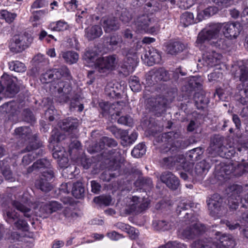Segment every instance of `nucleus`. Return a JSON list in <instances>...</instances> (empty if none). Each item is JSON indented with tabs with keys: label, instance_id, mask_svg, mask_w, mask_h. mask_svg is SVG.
<instances>
[{
	"label": "nucleus",
	"instance_id": "obj_1",
	"mask_svg": "<svg viewBox=\"0 0 248 248\" xmlns=\"http://www.w3.org/2000/svg\"><path fill=\"white\" fill-rule=\"evenodd\" d=\"M221 29L225 37L232 39L239 35L242 27L238 22L209 23L199 33L196 46L202 50H205V44L217 48L225 49L227 44L220 33Z\"/></svg>",
	"mask_w": 248,
	"mask_h": 248
},
{
	"label": "nucleus",
	"instance_id": "obj_2",
	"mask_svg": "<svg viewBox=\"0 0 248 248\" xmlns=\"http://www.w3.org/2000/svg\"><path fill=\"white\" fill-rule=\"evenodd\" d=\"M180 136L179 132L170 131L163 133L158 137V141H160L163 143L160 146L161 153L170 155L163 157L161 161V165L167 169H171L175 166L174 155L180 146L178 139Z\"/></svg>",
	"mask_w": 248,
	"mask_h": 248
},
{
	"label": "nucleus",
	"instance_id": "obj_3",
	"mask_svg": "<svg viewBox=\"0 0 248 248\" xmlns=\"http://www.w3.org/2000/svg\"><path fill=\"white\" fill-rule=\"evenodd\" d=\"M134 25L136 31L140 33L156 34L160 29L157 19L152 15L138 16L134 19Z\"/></svg>",
	"mask_w": 248,
	"mask_h": 248
},
{
	"label": "nucleus",
	"instance_id": "obj_4",
	"mask_svg": "<svg viewBox=\"0 0 248 248\" xmlns=\"http://www.w3.org/2000/svg\"><path fill=\"white\" fill-rule=\"evenodd\" d=\"M241 85L238 88H241L240 93L241 97L239 102L243 105L248 103V66L242 65L239 66V75L238 76Z\"/></svg>",
	"mask_w": 248,
	"mask_h": 248
},
{
	"label": "nucleus",
	"instance_id": "obj_5",
	"mask_svg": "<svg viewBox=\"0 0 248 248\" xmlns=\"http://www.w3.org/2000/svg\"><path fill=\"white\" fill-rule=\"evenodd\" d=\"M33 41L31 37L24 34L15 35L12 38L10 45V50L15 53H19L27 48Z\"/></svg>",
	"mask_w": 248,
	"mask_h": 248
},
{
	"label": "nucleus",
	"instance_id": "obj_6",
	"mask_svg": "<svg viewBox=\"0 0 248 248\" xmlns=\"http://www.w3.org/2000/svg\"><path fill=\"white\" fill-rule=\"evenodd\" d=\"M36 138L37 137L34 135L33 137L34 141L30 142L29 145L27 146L22 151V153L32 151L31 154H29L23 156L22 162L25 166L29 165L32 162L35 157V155L37 157L38 155H42L43 154L44 151L42 149L40 148L42 144L36 142Z\"/></svg>",
	"mask_w": 248,
	"mask_h": 248
},
{
	"label": "nucleus",
	"instance_id": "obj_7",
	"mask_svg": "<svg viewBox=\"0 0 248 248\" xmlns=\"http://www.w3.org/2000/svg\"><path fill=\"white\" fill-rule=\"evenodd\" d=\"M117 64L116 55H110L98 58L95 63V68L100 73L114 69Z\"/></svg>",
	"mask_w": 248,
	"mask_h": 248
},
{
	"label": "nucleus",
	"instance_id": "obj_8",
	"mask_svg": "<svg viewBox=\"0 0 248 248\" xmlns=\"http://www.w3.org/2000/svg\"><path fill=\"white\" fill-rule=\"evenodd\" d=\"M50 162L46 158L40 159L34 162L31 167H30L28 169V172L31 173L34 170L42 168H47L48 169L43 172L41 177H43V179L49 181L54 177V172L50 169Z\"/></svg>",
	"mask_w": 248,
	"mask_h": 248
},
{
	"label": "nucleus",
	"instance_id": "obj_9",
	"mask_svg": "<svg viewBox=\"0 0 248 248\" xmlns=\"http://www.w3.org/2000/svg\"><path fill=\"white\" fill-rule=\"evenodd\" d=\"M166 100L162 97L150 98L146 100V107L150 111L158 116L166 110Z\"/></svg>",
	"mask_w": 248,
	"mask_h": 248
},
{
	"label": "nucleus",
	"instance_id": "obj_10",
	"mask_svg": "<svg viewBox=\"0 0 248 248\" xmlns=\"http://www.w3.org/2000/svg\"><path fill=\"white\" fill-rule=\"evenodd\" d=\"M206 231L205 226L200 222H196L186 228L182 232L185 238L193 239L204 233Z\"/></svg>",
	"mask_w": 248,
	"mask_h": 248
},
{
	"label": "nucleus",
	"instance_id": "obj_11",
	"mask_svg": "<svg viewBox=\"0 0 248 248\" xmlns=\"http://www.w3.org/2000/svg\"><path fill=\"white\" fill-rule=\"evenodd\" d=\"M207 203L210 215L213 217L220 214L223 208V200L218 194H214L208 200Z\"/></svg>",
	"mask_w": 248,
	"mask_h": 248
},
{
	"label": "nucleus",
	"instance_id": "obj_12",
	"mask_svg": "<svg viewBox=\"0 0 248 248\" xmlns=\"http://www.w3.org/2000/svg\"><path fill=\"white\" fill-rule=\"evenodd\" d=\"M239 167L240 165L238 163H233L232 161H229L226 163L220 162L216 165L215 172L218 176L225 177V175L232 173Z\"/></svg>",
	"mask_w": 248,
	"mask_h": 248
},
{
	"label": "nucleus",
	"instance_id": "obj_13",
	"mask_svg": "<svg viewBox=\"0 0 248 248\" xmlns=\"http://www.w3.org/2000/svg\"><path fill=\"white\" fill-rule=\"evenodd\" d=\"M210 167L209 163L205 160H203L196 165L194 170L190 171L189 169V171L187 172L193 178L200 181L203 179Z\"/></svg>",
	"mask_w": 248,
	"mask_h": 248
},
{
	"label": "nucleus",
	"instance_id": "obj_14",
	"mask_svg": "<svg viewBox=\"0 0 248 248\" xmlns=\"http://www.w3.org/2000/svg\"><path fill=\"white\" fill-rule=\"evenodd\" d=\"M100 24L106 33L116 31L120 28V24L117 18L112 16L102 17L100 20Z\"/></svg>",
	"mask_w": 248,
	"mask_h": 248
},
{
	"label": "nucleus",
	"instance_id": "obj_15",
	"mask_svg": "<svg viewBox=\"0 0 248 248\" xmlns=\"http://www.w3.org/2000/svg\"><path fill=\"white\" fill-rule=\"evenodd\" d=\"M133 202L130 206V211L135 213H140L145 210L148 207L149 202L147 198H140L135 196L132 198Z\"/></svg>",
	"mask_w": 248,
	"mask_h": 248
},
{
	"label": "nucleus",
	"instance_id": "obj_16",
	"mask_svg": "<svg viewBox=\"0 0 248 248\" xmlns=\"http://www.w3.org/2000/svg\"><path fill=\"white\" fill-rule=\"evenodd\" d=\"M160 178L162 182L172 190H176L179 186L180 182L178 178L170 171H164Z\"/></svg>",
	"mask_w": 248,
	"mask_h": 248
},
{
	"label": "nucleus",
	"instance_id": "obj_17",
	"mask_svg": "<svg viewBox=\"0 0 248 248\" xmlns=\"http://www.w3.org/2000/svg\"><path fill=\"white\" fill-rule=\"evenodd\" d=\"M222 56L215 51H207L203 55L202 60L207 66L213 67L220 63Z\"/></svg>",
	"mask_w": 248,
	"mask_h": 248
},
{
	"label": "nucleus",
	"instance_id": "obj_18",
	"mask_svg": "<svg viewBox=\"0 0 248 248\" xmlns=\"http://www.w3.org/2000/svg\"><path fill=\"white\" fill-rule=\"evenodd\" d=\"M107 157L113 163L112 169L117 170L121 167V164L124 161L122 156L121 150L119 148L111 149L108 151Z\"/></svg>",
	"mask_w": 248,
	"mask_h": 248
},
{
	"label": "nucleus",
	"instance_id": "obj_19",
	"mask_svg": "<svg viewBox=\"0 0 248 248\" xmlns=\"http://www.w3.org/2000/svg\"><path fill=\"white\" fill-rule=\"evenodd\" d=\"M152 81L151 84H155L159 81H167L170 78L168 72L164 68H160L155 71H151L149 75V78Z\"/></svg>",
	"mask_w": 248,
	"mask_h": 248
},
{
	"label": "nucleus",
	"instance_id": "obj_20",
	"mask_svg": "<svg viewBox=\"0 0 248 248\" xmlns=\"http://www.w3.org/2000/svg\"><path fill=\"white\" fill-rule=\"evenodd\" d=\"M78 121L77 118L69 117L59 123L60 127L63 130L70 132L77 129L78 126Z\"/></svg>",
	"mask_w": 248,
	"mask_h": 248
},
{
	"label": "nucleus",
	"instance_id": "obj_21",
	"mask_svg": "<svg viewBox=\"0 0 248 248\" xmlns=\"http://www.w3.org/2000/svg\"><path fill=\"white\" fill-rule=\"evenodd\" d=\"M218 242L215 243L216 248H232L235 245V242L232 236L229 234H223L217 238Z\"/></svg>",
	"mask_w": 248,
	"mask_h": 248
},
{
	"label": "nucleus",
	"instance_id": "obj_22",
	"mask_svg": "<svg viewBox=\"0 0 248 248\" xmlns=\"http://www.w3.org/2000/svg\"><path fill=\"white\" fill-rule=\"evenodd\" d=\"M218 242L215 243L216 248H232L235 245V242L232 236L229 234H223L217 238Z\"/></svg>",
	"mask_w": 248,
	"mask_h": 248
},
{
	"label": "nucleus",
	"instance_id": "obj_23",
	"mask_svg": "<svg viewBox=\"0 0 248 248\" xmlns=\"http://www.w3.org/2000/svg\"><path fill=\"white\" fill-rule=\"evenodd\" d=\"M223 138L217 136H215L211 139V142L210 148L208 149L209 152L211 151L215 154H220V152L223 151L225 147L223 146Z\"/></svg>",
	"mask_w": 248,
	"mask_h": 248
},
{
	"label": "nucleus",
	"instance_id": "obj_24",
	"mask_svg": "<svg viewBox=\"0 0 248 248\" xmlns=\"http://www.w3.org/2000/svg\"><path fill=\"white\" fill-rule=\"evenodd\" d=\"M185 46L179 41L170 42L166 46V52L171 55H176L182 52Z\"/></svg>",
	"mask_w": 248,
	"mask_h": 248
},
{
	"label": "nucleus",
	"instance_id": "obj_25",
	"mask_svg": "<svg viewBox=\"0 0 248 248\" xmlns=\"http://www.w3.org/2000/svg\"><path fill=\"white\" fill-rule=\"evenodd\" d=\"M137 63L136 56L133 55V57H131L130 55H128L124 59V63L121 66L124 69L123 72L125 75L129 74L130 72L134 70V68L137 66Z\"/></svg>",
	"mask_w": 248,
	"mask_h": 248
},
{
	"label": "nucleus",
	"instance_id": "obj_26",
	"mask_svg": "<svg viewBox=\"0 0 248 248\" xmlns=\"http://www.w3.org/2000/svg\"><path fill=\"white\" fill-rule=\"evenodd\" d=\"M58 93L60 94L62 93V98L61 101L67 102L69 98L68 95L70 93L72 90L70 83L67 81H59L58 83Z\"/></svg>",
	"mask_w": 248,
	"mask_h": 248
},
{
	"label": "nucleus",
	"instance_id": "obj_27",
	"mask_svg": "<svg viewBox=\"0 0 248 248\" xmlns=\"http://www.w3.org/2000/svg\"><path fill=\"white\" fill-rule=\"evenodd\" d=\"M103 34L101 27L99 25H94L85 29V36L90 40L99 37Z\"/></svg>",
	"mask_w": 248,
	"mask_h": 248
},
{
	"label": "nucleus",
	"instance_id": "obj_28",
	"mask_svg": "<svg viewBox=\"0 0 248 248\" xmlns=\"http://www.w3.org/2000/svg\"><path fill=\"white\" fill-rule=\"evenodd\" d=\"M60 74L57 69L47 70L42 74L40 78L41 82L43 83H47L55 79H60Z\"/></svg>",
	"mask_w": 248,
	"mask_h": 248
},
{
	"label": "nucleus",
	"instance_id": "obj_29",
	"mask_svg": "<svg viewBox=\"0 0 248 248\" xmlns=\"http://www.w3.org/2000/svg\"><path fill=\"white\" fill-rule=\"evenodd\" d=\"M174 161L175 163V166L177 169L182 168L185 171H189L192 165L188 162H187L183 155L179 154L174 155Z\"/></svg>",
	"mask_w": 248,
	"mask_h": 248
},
{
	"label": "nucleus",
	"instance_id": "obj_30",
	"mask_svg": "<svg viewBox=\"0 0 248 248\" xmlns=\"http://www.w3.org/2000/svg\"><path fill=\"white\" fill-rule=\"evenodd\" d=\"M145 59H148L149 61L147 62L148 65H152L155 63H158L160 62L161 55L154 48L150 49L148 51L146 52L144 54Z\"/></svg>",
	"mask_w": 248,
	"mask_h": 248
},
{
	"label": "nucleus",
	"instance_id": "obj_31",
	"mask_svg": "<svg viewBox=\"0 0 248 248\" xmlns=\"http://www.w3.org/2000/svg\"><path fill=\"white\" fill-rule=\"evenodd\" d=\"M120 138L121 144L124 146H127L132 144L135 141L138 137V134L136 132H133L130 135H128V132L124 130L122 133Z\"/></svg>",
	"mask_w": 248,
	"mask_h": 248
},
{
	"label": "nucleus",
	"instance_id": "obj_32",
	"mask_svg": "<svg viewBox=\"0 0 248 248\" xmlns=\"http://www.w3.org/2000/svg\"><path fill=\"white\" fill-rule=\"evenodd\" d=\"M71 192L73 196L77 199H80L83 197L85 188L82 183L79 181L73 183Z\"/></svg>",
	"mask_w": 248,
	"mask_h": 248
},
{
	"label": "nucleus",
	"instance_id": "obj_33",
	"mask_svg": "<svg viewBox=\"0 0 248 248\" xmlns=\"http://www.w3.org/2000/svg\"><path fill=\"white\" fill-rule=\"evenodd\" d=\"M194 100L198 109H203L209 102L208 98L200 93H196L195 94Z\"/></svg>",
	"mask_w": 248,
	"mask_h": 248
},
{
	"label": "nucleus",
	"instance_id": "obj_34",
	"mask_svg": "<svg viewBox=\"0 0 248 248\" xmlns=\"http://www.w3.org/2000/svg\"><path fill=\"white\" fill-rule=\"evenodd\" d=\"M192 248H216L217 246L214 242L207 241V240L198 239L194 241L191 244Z\"/></svg>",
	"mask_w": 248,
	"mask_h": 248
},
{
	"label": "nucleus",
	"instance_id": "obj_35",
	"mask_svg": "<svg viewBox=\"0 0 248 248\" xmlns=\"http://www.w3.org/2000/svg\"><path fill=\"white\" fill-rule=\"evenodd\" d=\"M137 187L149 191L153 186L152 180L149 178H139L135 183Z\"/></svg>",
	"mask_w": 248,
	"mask_h": 248
},
{
	"label": "nucleus",
	"instance_id": "obj_36",
	"mask_svg": "<svg viewBox=\"0 0 248 248\" xmlns=\"http://www.w3.org/2000/svg\"><path fill=\"white\" fill-rule=\"evenodd\" d=\"M194 205V203L186 199H183L178 203L176 210V213L178 215H180L182 211H185L188 209L192 208Z\"/></svg>",
	"mask_w": 248,
	"mask_h": 248
},
{
	"label": "nucleus",
	"instance_id": "obj_37",
	"mask_svg": "<svg viewBox=\"0 0 248 248\" xmlns=\"http://www.w3.org/2000/svg\"><path fill=\"white\" fill-rule=\"evenodd\" d=\"M12 205L14 208L22 212L25 217L28 218L31 217L32 212L30 208L25 206L23 204L16 201H13Z\"/></svg>",
	"mask_w": 248,
	"mask_h": 248
},
{
	"label": "nucleus",
	"instance_id": "obj_38",
	"mask_svg": "<svg viewBox=\"0 0 248 248\" xmlns=\"http://www.w3.org/2000/svg\"><path fill=\"white\" fill-rule=\"evenodd\" d=\"M62 57L66 62L70 64L77 62L78 60V54L74 51L64 52L62 53Z\"/></svg>",
	"mask_w": 248,
	"mask_h": 248
},
{
	"label": "nucleus",
	"instance_id": "obj_39",
	"mask_svg": "<svg viewBox=\"0 0 248 248\" xmlns=\"http://www.w3.org/2000/svg\"><path fill=\"white\" fill-rule=\"evenodd\" d=\"M116 226L118 229L128 233L132 239H135L137 236V233L136 232L135 229L128 224L122 222H118L116 224Z\"/></svg>",
	"mask_w": 248,
	"mask_h": 248
},
{
	"label": "nucleus",
	"instance_id": "obj_40",
	"mask_svg": "<svg viewBox=\"0 0 248 248\" xmlns=\"http://www.w3.org/2000/svg\"><path fill=\"white\" fill-rule=\"evenodd\" d=\"M35 186L37 188L45 192L49 191L52 188V186L48 181L43 179V177H40L36 181Z\"/></svg>",
	"mask_w": 248,
	"mask_h": 248
},
{
	"label": "nucleus",
	"instance_id": "obj_41",
	"mask_svg": "<svg viewBox=\"0 0 248 248\" xmlns=\"http://www.w3.org/2000/svg\"><path fill=\"white\" fill-rule=\"evenodd\" d=\"M83 58L86 62L88 63L96 62L98 58H97V55L95 51L92 50H87L83 56Z\"/></svg>",
	"mask_w": 248,
	"mask_h": 248
},
{
	"label": "nucleus",
	"instance_id": "obj_42",
	"mask_svg": "<svg viewBox=\"0 0 248 248\" xmlns=\"http://www.w3.org/2000/svg\"><path fill=\"white\" fill-rule=\"evenodd\" d=\"M9 68L11 70L17 72H23L26 70L25 64L18 61H12L8 63Z\"/></svg>",
	"mask_w": 248,
	"mask_h": 248
},
{
	"label": "nucleus",
	"instance_id": "obj_43",
	"mask_svg": "<svg viewBox=\"0 0 248 248\" xmlns=\"http://www.w3.org/2000/svg\"><path fill=\"white\" fill-rule=\"evenodd\" d=\"M153 225L155 230L165 231L171 229V224L164 220L155 221Z\"/></svg>",
	"mask_w": 248,
	"mask_h": 248
},
{
	"label": "nucleus",
	"instance_id": "obj_44",
	"mask_svg": "<svg viewBox=\"0 0 248 248\" xmlns=\"http://www.w3.org/2000/svg\"><path fill=\"white\" fill-rule=\"evenodd\" d=\"M181 23L185 27H187L194 23V16L192 13L186 12L183 13L180 18Z\"/></svg>",
	"mask_w": 248,
	"mask_h": 248
},
{
	"label": "nucleus",
	"instance_id": "obj_45",
	"mask_svg": "<svg viewBox=\"0 0 248 248\" xmlns=\"http://www.w3.org/2000/svg\"><path fill=\"white\" fill-rule=\"evenodd\" d=\"M39 206V216L44 218L47 217L51 214V211L50 208V204L48 203H41L37 204Z\"/></svg>",
	"mask_w": 248,
	"mask_h": 248
},
{
	"label": "nucleus",
	"instance_id": "obj_46",
	"mask_svg": "<svg viewBox=\"0 0 248 248\" xmlns=\"http://www.w3.org/2000/svg\"><path fill=\"white\" fill-rule=\"evenodd\" d=\"M146 153V148L145 144L140 143L135 146L131 152V155L133 156L139 158L141 157Z\"/></svg>",
	"mask_w": 248,
	"mask_h": 248
},
{
	"label": "nucleus",
	"instance_id": "obj_47",
	"mask_svg": "<svg viewBox=\"0 0 248 248\" xmlns=\"http://www.w3.org/2000/svg\"><path fill=\"white\" fill-rule=\"evenodd\" d=\"M16 16L17 15L16 13H10L6 10L0 11V18L4 19L9 23L13 22Z\"/></svg>",
	"mask_w": 248,
	"mask_h": 248
},
{
	"label": "nucleus",
	"instance_id": "obj_48",
	"mask_svg": "<svg viewBox=\"0 0 248 248\" xmlns=\"http://www.w3.org/2000/svg\"><path fill=\"white\" fill-rule=\"evenodd\" d=\"M112 199L109 195H101L98 197H95L93 199V202L96 204L100 205H104L108 206L110 204Z\"/></svg>",
	"mask_w": 248,
	"mask_h": 248
},
{
	"label": "nucleus",
	"instance_id": "obj_49",
	"mask_svg": "<svg viewBox=\"0 0 248 248\" xmlns=\"http://www.w3.org/2000/svg\"><path fill=\"white\" fill-rule=\"evenodd\" d=\"M4 214H6L5 217L6 221L10 223L18 218L19 215L17 213L10 207L5 210Z\"/></svg>",
	"mask_w": 248,
	"mask_h": 248
},
{
	"label": "nucleus",
	"instance_id": "obj_50",
	"mask_svg": "<svg viewBox=\"0 0 248 248\" xmlns=\"http://www.w3.org/2000/svg\"><path fill=\"white\" fill-rule=\"evenodd\" d=\"M15 133L16 135H18L23 138L30 139L31 135V130L29 127L27 126L20 127L15 129Z\"/></svg>",
	"mask_w": 248,
	"mask_h": 248
},
{
	"label": "nucleus",
	"instance_id": "obj_51",
	"mask_svg": "<svg viewBox=\"0 0 248 248\" xmlns=\"http://www.w3.org/2000/svg\"><path fill=\"white\" fill-rule=\"evenodd\" d=\"M50 28L53 31H63L68 29V25L66 22L60 20L56 23L50 24Z\"/></svg>",
	"mask_w": 248,
	"mask_h": 248
},
{
	"label": "nucleus",
	"instance_id": "obj_52",
	"mask_svg": "<svg viewBox=\"0 0 248 248\" xmlns=\"http://www.w3.org/2000/svg\"><path fill=\"white\" fill-rule=\"evenodd\" d=\"M203 150L201 147H198L190 150L188 153V157L192 161H196L200 158V156L203 154Z\"/></svg>",
	"mask_w": 248,
	"mask_h": 248
},
{
	"label": "nucleus",
	"instance_id": "obj_53",
	"mask_svg": "<svg viewBox=\"0 0 248 248\" xmlns=\"http://www.w3.org/2000/svg\"><path fill=\"white\" fill-rule=\"evenodd\" d=\"M129 86L133 92H139L141 90L139 79L136 76L131 77L129 80Z\"/></svg>",
	"mask_w": 248,
	"mask_h": 248
},
{
	"label": "nucleus",
	"instance_id": "obj_54",
	"mask_svg": "<svg viewBox=\"0 0 248 248\" xmlns=\"http://www.w3.org/2000/svg\"><path fill=\"white\" fill-rule=\"evenodd\" d=\"M105 93L107 96L112 98H118L121 95L120 93L116 92L114 87L110 83L107 84L106 86Z\"/></svg>",
	"mask_w": 248,
	"mask_h": 248
},
{
	"label": "nucleus",
	"instance_id": "obj_55",
	"mask_svg": "<svg viewBox=\"0 0 248 248\" xmlns=\"http://www.w3.org/2000/svg\"><path fill=\"white\" fill-rule=\"evenodd\" d=\"M235 192H233V194L228 199V205L229 207L232 209H236L238 206L239 202L241 200L239 196L236 198L233 194H235Z\"/></svg>",
	"mask_w": 248,
	"mask_h": 248
},
{
	"label": "nucleus",
	"instance_id": "obj_56",
	"mask_svg": "<svg viewBox=\"0 0 248 248\" xmlns=\"http://www.w3.org/2000/svg\"><path fill=\"white\" fill-rule=\"evenodd\" d=\"M65 138V136L62 134L57 130L52 132L51 136L49 139V142L52 143H57Z\"/></svg>",
	"mask_w": 248,
	"mask_h": 248
},
{
	"label": "nucleus",
	"instance_id": "obj_57",
	"mask_svg": "<svg viewBox=\"0 0 248 248\" xmlns=\"http://www.w3.org/2000/svg\"><path fill=\"white\" fill-rule=\"evenodd\" d=\"M158 248H186V246L177 241H169Z\"/></svg>",
	"mask_w": 248,
	"mask_h": 248
},
{
	"label": "nucleus",
	"instance_id": "obj_58",
	"mask_svg": "<svg viewBox=\"0 0 248 248\" xmlns=\"http://www.w3.org/2000/svg\"><path fill=\"white\" fill-rule=\"evenodd\" d=\"M105 142L104 137H102L98 141L92 145V150L94 152H98L101 151L105 148Z\"/></svg>",
	"mask_w": 248,
	"mask_h": 248
},
{
	"label": "nucleus",
	"instance_id": "obj_59",
	"mask_svg": "<svg viewBox=\"0 0 248 248\" xmlns=\"http://www.w3.org/2000/svg\"><path fill=\"white\" fill-rule=\"evenodd\" d=\"M2 111L7 113L13 114L16 111V107L14 102H8L3 105L2 106Z\"/></svg>",
	"mask_w": 248,
	"mask_h": 248
},
{
	"label": "nucleus",
	"instance_id": "obj_60",
	"mask_svg": "<svg viewBox=\"0 0 248 248\" xmlns=\"http://www.w3.org/2000/svg\"><path fill=\"white\" fill-rule=\"evenodd\" d=\"M120 19L124 23H127L131 20L132 15L127 9H124L122 11Z\"/></svg>",
	"mask_w": 248,
	"mask_h": 248
},
{
	"label": "nucleus",
	"instance_id": "obj_61",
	"mask_svg": "<svg viewBox=\"0 0 248 248\" xmlns=\"http://www.w3.org/2000/svg\"><path fill=\"white\" fill-rule=\"evenodd\" d=\"M122 42V38L118 35H112L108 38L107 43L109 45L114 46Z\"/></svg>",
	"mask_w": 248,
	"mask_h": 248
},
{
	"label": "nucleus",
	"instance_id": "obj_62",
	"mask_svg": "<svg viewBox=\"0 0 248 248\" xmlns=\"http://www.w3.org/2000/svg\"><path fill=\"white\" fill-rule=\"evenodd\" d=\"M57 70L60 74V78L63 77L66 78L69 80L72 79L70 71L66 66H62L60 68H58Z\"/></svg>",
	"mask_w": 248,
	"mask_h": 248
},
{
	"label": "nucleus",
	"instance_id": "obj_63",
	"mask_svg": "<svg viewBox=\"0 0 248 248\" xmlns=\"http://www.w3.org/2000/svg\"><path fill=\"white\" fill-rule=\"evenodd\" d=\"M120 124H124L129 126H131L133 124V120L129 116H122L117 121Z\"/></svg>",
	"mask_w": 248,
	"mask_h": 248
},
{
	"label": "nucleus",
	"instance_id": "obj_64",
	"mask_svg": "<svg viewBox=\"0 0 248 248\" xmlns=\"http://www.w3.org/2000/svg\"><path fill=\"white\" fill-rule=\"evenodd\" d=\"M2 173L6 180L10 182L15 181V178L13 176V173L9 168H4L2 171Z\"/></svg>",
	"mask_w": 248,
	"mask_h": 248
}]
</instances>
